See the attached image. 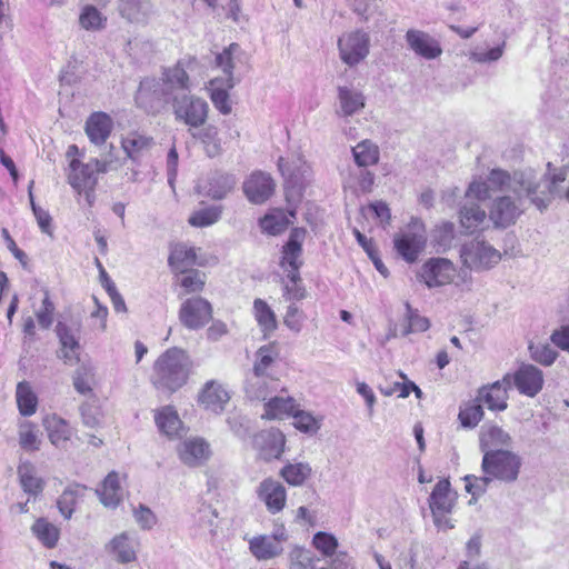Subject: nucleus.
Here are the masks:
<instances>
[{
  "label": "nucleus",
  "instance_id": "obj_1",
  "mask_svg": "<svg viewBox=\"0 0 569 569\" xmlns=\"http://www.w3.org/2000/svg\"><path fill=\"white\" fill-rule=\"evenodd\" d=\"M565 183H567V170L551 168L550 162L546 173L526 169L516 171L511 176L505 170L493 169L487 182L475 180L469 184L466 198L485 201L491 198L493 192L513 193L516 199L509 194L496 198L489 210V221L496 228H507L522 214L525 200L543 210L555 198L566 199Z\"/></svg>",
  "mask_w": 569,
  "mask_h": 569
},
{
  "label": "nucleus",
  "instance_id": "obj_2",
  "mask_svg": "<svg viewBox=\"0 0 569 569\" xmlns=\"http://www.w3.org/2000/svg\"><path fill=\"white\" fill-rule=\"evenodd\" d=\"M522 460L519 455L510 450H486L482 457V477L466 476V490L477 500L486 492L490 482L496 479L505 483L517 481Z\"/></svg>",
  "mask_w": 569,
  "mask_h": 569
},
{
  "label": "nucleus",
  "instance_id": "obj_3",
  "mask_svg": "<svg viewBox=\"0 0 569 569\" xmlns=\"http://www.w3.org/2000/svg\"><path fill=\"white\" fill-rule=\"evenodd\" d=\"M280 343L271 341L258 348L252 372L247 378L246 393L251 399L266 400L277 385L276 367L280 359Z\"/></svg>",
  "mask_w": 569,
  "mask_h": 569
},
{
  "label": "nucleus",
  "instance_id": "obj_4",
  "mask_svg": "<svg viewBox=\"0 0 569 569\" xmlns=\"http://www.w3.org/2000/svg\"><path fill=\"white\" fill-rule=\"evenodd\" d=\"M192 370L188 353L179 348L163 352L154 362L152 381L156 388L174 392L184 386Z\"/></svg>",
  "mask_w": 569,
  "mask_h": 569
},
{
  "label": "nucleus",
  "instance_id": "obj_5",
  "mask_svg": "<svg viewBox=\"0 0 569 569\" xmlns=\"http://www.w3.org/2000/svg\"><path fill=\"white\" fill-rule=\"evenodd\" d=\"M174 119L189 127L188 131L206 124L209 113L208 102L196 94L182 92L170 100Z\"/></svg>",
  "mask_w": 569,
  "mask_h": 569
},
{
  "label": "nucleus",
  "instance_id": "obj_6",
  "mask_svg": "<svg viewBox=\"0 0 569 569\" xmlns=\"http://www.w3.org/2000/svg\"><path fill=\"white\" fill-rule=\"evenodd\" d=\"M427 243V233L423 222L411 218L410 222L395 234L393 246L397 253L408 263L417 261Z\"/></svg>",
  "mask_w": 569,
  "mask_h": 569
},
{
  "label": "nucleus",
  "instance_id": "obj_7",
  "mask_svg": "<svg viewBox=\"0 0 569 569\" xmlns=\"http://www.w3.org/2000/svg\"><path fill=\"white\" fill-rule=\"evenodd\" d=\"M463 266L475 271H483L497 266L502 256L492 244L485 240L473 239L460 249Z\"/></svg>",
  "mask_w": 569,
  "mask_h": 569
},
{
  "label": "nucleus",
  "instance_id": "obj_8",
  "mask_svg": "<svg viewBox=\"0 0 569 569\" xmlns=\"http://www.w3.org/2000/svg\"><path fill=\"white\" fill-rule=\"evenodd\" d=\"M340 60L353 68L362 62L370 51V37L362 30L345 32L338 39Z\"/></svg>",
  "mask_w": 569,
  "mask_h": 569
},
{
  "label": "nucleus",
  "instance_id": "obj_9",
  "mask_svg": "<svg viewBox=\"0 0 569 569\" xmlns=\"http://www.w3.org/2000/svg\"><path fill=\"white\" fill-rule=\"evenodd\" d=\"M98 172L93 160L83 163L72 159L69 163L68 182L79 193H84L86 200L91 206L94 201V189L98 183Z\"/></svg>",
  "mask_w": 569,
  "mask_h": 569
},
{
  "label": "nucleus",
  "instance_id": "obj_10",
  "mask_svg": "<svg viewBox=\"0 0 569 569\" xmlns=\"http://www.w3.org/2000/svg\"><path fill=\"white\" fill-rule=\"evenodd\" d=\"M455 264L446 258L428 259L417 272V278L428 288H438L449 284L456 277Z\"/></svg>",
  "mask_w": 569,
  "mask_h": 569
},
{
  "label": "nucleus",
  "instance_id": "obj_11",
  "mask_svg": "<svg viewBox=\"0 0 569 569\" xmlns=\"http://www.w3.org/2000/svg\"><path fill=\"white\" fill-rule=\"evenodd\" d=\"M196 59L188 58L179 60L172 67L163 69L160 79L170 97V100L173 96L180 94L179 91H190L192 84L189 72L193 71Z\"/></svg>",
  "mask_w": 569,
  "mask_h": 569
},
{
  "label": "nucleus",
  "instance_id": "obj_12",
  "mask_svg": "<svg viewBox=\"0 0 569 569\" xmlns=\"http://www.w3.org/2000/svg\"><path fill=\"white\" fill-rule=\"evenodd\" d=\"M134 100L137 106L146 112L157 113L162 101H170V97L160 78H146L140 82Z\"/></svg>",
  "mask_w": 569,
  "mask_h": 569
},
{
  "label": "nucleus",
  "instance_id": "obj_13",
  "mask_svg": "<svg viewBox=\"0 0 569 569\" xmlns=\"http://www.w3.org/2000/svg\"><path fill=\"white\" fill-rule=\"evenodd\" d=\"M212 318L210 302L201 297H192L182 302L179 310V320L190 329L198 330L204 327Z\"/></svg>",
  "mask_w": 569,
  "mask_h": 569
},
{
  "label": "nucleus",
  "instance_id": "obj_14",
  "mask_svg": "<svg viewBox=\"0 0 569 569\" xmlns=\"http://www.w3.org/2000/svg\"><path fill=\"white\" fill-rule=\"evenodd\" d=\"M139 546L140 542L134 533L122 531L104 545V550L118 563L127 565L137 560Z\"/></svg>",
  "mask_w": 569,
  "mask_h": 569
},
{
  "label": "nucleus",
  "instance_id": "obj_15",
  "mask_svg": "<svg viewBox=\"0 0 569 569\" xmlns=\"http://www.w3.org/2000/svg\"><path fill=\"white\" fill-rule=\"evenodd\" d=\"M278 168L291 187L302 186L311 176V168L299 150L292 151L287 158L280 157Z\"/></svg>",
  "mask_w": 569,
  "mask_h": 569
},
{
  "label": "nucleus",
  "instance_id": "obj_16",
  "mask_svg": "<svg viewBox=\"0 0 569 569\" xmlns=\"http://www.w3.org/2000/svg\"><path fill=\"white\" fill-rule=\"evenodd\" d=\"M287 540L283 527L277 529L272 535L253 537L249 541L251 553L259 560H268L278 557L283 551V542Z\"/></svg>",
  "mask_w": 569,
  "mask_h": 569
},
{
  "label": "nucleus",
  "instance_id": "obj_17",
  "mask_svg": "<svg viewBox=\"0 0 569 569\" xmlns=\"http://www.w3.org/2000/svg\"><path fill=\"white\" fill-rule=\"evenodd\" d=\"M274 187V181L269 173L254 171L244 180L242 189L251 203L261 204L273 194Z\"/></svg>",
  "mask_w": 569,
  "mask_h": 569
},
{
  "label": "nucleus",
  "instance_id": "obj_18",
  "mask_svg": "<svg viewBox=\"0 0 569 569\" xmlns=\"http://www.w3.org/2000/svg\"><path fill=\"white\" fill-rule=\"evenodd\" d=\"M286 438L278 429L262 430L253 438V447L266 461L279 459L284 451Z\"/></svg>",
  "mask_w": 569,
  "mask_h": 569
},
{
  "label": "nucleus",
  "instance_id": "obj_19",
  "mask_svg": "<svg viewBox=\"0 0 569 569\" xmlns=\"http://www.w3.org/2000/svg\"><path fill=\"white\" fill-rule=\"evenodd\" d=\"M405 38L408 48L423 59L433 60L442 54L439 41L422 30L409 29Z\"/></svg>",
  "mask_w": 569,
  "mask_h": 569
},
{
  "label": "nucleus",
  "instance_id": "obj_20",
  "mask_svg": "<svg viewBox=\"0 0 569 569\" xmlns=\"http://www.w3.org/2000/svg\"><path fill=\"white\" fill-rule=\"evenodd\" d=\"M513 383L521 395L537 396L543 387V373L533 365L523 363L512 376Z\"/></svg>",
  "mask_w": 569,
  "mask_h": 569
},
{
  "label": "nucleus",
  "instance_id": "obj_21",
  "mask_svg": "<svg viewBox=\"0 0 569 569\" xmlns=\"http://www.w3.org/2000/svg\"><path fill=\"white\" fill-rule=\"evenodd\" d=\"M257 496L270 513H278L286 507L287 490L281 482L272 478H266L259 483Z\"/></svg>",
  "mask_w": 569,
  "mask_h": 569
},
{
  "label": "nucleus",
  "instance_id": "obj_22",
  "mask_svg": "<svg viewBox=\"0 0 569 569\" xmlns=\"http://www.w3.org/2000/svg\"><path fill=\"white\" fill-rule=\"evenodd\" d=\"M511 387V376L506 375L502 380H498L490 386L482 387L479 390L477 400L486 405L490 410L502 411L507 408L508 389Z\"/></svg>",
  "mask_w": 569,
  "mask_h": 569
},
{
  "label": "nucleus",
  "instance_id": "obj_23",
  "mask_svg": "<svg viewBox=\"0 0 569 569\" xmlns=\"http://www.w3.org/2000/svg\"><path fill=\"white\" fill-rule=\"evenodd\" d=\"M210 445L199 437L186 439L178 447V456L188 467L201 466L210 458Z\"/></svg>",
  "mask_w": 569,
  "mask_h": 569
},
{
  "label": "nucleus",
  "instance_id": "obj_24",
  "mask_svg": "<svg viewBox=\"0 0 569 569\" xmlns=\"http://www.w3.org/2000/svg\"><path fill=\"white\" fill-rule=\"evenodd\" d=\"M230 400L224 386L216 380L206 382L199 392L198 401L208 411L220 413Z\"/></svg>",
  "mask_w": 569,
  "mask_h": 569
},
{
  "label": "nucleus",
  "instance_id": "obj_25",
  "mask_svg": "<svg viewBox=\"0 0 569 569\" xmlns=\"http://www.w3.org/2000/svg\"><path fill=\"white\" fill-rule=\"evenodd\" d=\"M236 86L233 77H214L209 82L210 98L222 114H229L232 110L229 91Z\"/></svg>",
  "mask_w": 569,
  "mask_h": 569
},
{
  "label": "nucleus",
  "instance_id": "obj_26",
  "mask_svg": "<svg viewBox=\"0 0 569 569\" xmlns=\"http://www.w3.org/2000/svg\"><path fill=\"white\" fill-rule=\"evenodd\" d=\"M60 342L59 358L67 365H74L79 361L80 343L73 329L59 322L56 327Z\"/></svg>",
  "mask_w": 569,
  "mask_h": 569
},
{
  "label": "nucleus",
  "instance_id": "obj_27",
  "mask_svg": "<svg viewBox=\"0 0 569 569\" xmlns=\"http://www.w3.org/2000/svg\"><path fill=\"white\" fill-rule=\"evenodd\" d=\"M366 107L363 93L357 89L340 86L338 87V108L336 113L339 117H351Z\"/></svg>",
  "mask_w": 569,
  "mask_h": 569
},
{
  "label": "nucleus",
  "instance_id": "obj_28",
  "mask_svg": "<svg viewBox=\"0 0 569 569\" xmlns=\"http://www.w3.org/2000/svg\"><path fill=\"white\" fill-rule=\"evenodd\" d=\"M113 122L104 112H93L86 121L84 131L89 140L96 146L103 144L110 137Z\"/></svg>",
  "mask_w": 569,
  "mask_h": 569
},
{
  "label": "nucleus",
  "instance_id": "obj_29",
  "mask_svg": "<svg viewBox=\"0 0 569 569\" xmlns=\"http://www.w3.org/2000/svg\"><path fill=\"white\" fill-rule=\"evenodd\" d=\"M119 14L131 23H146L153 14L151 0H119Z\"/></svg>",
  "mask_w": 569,
  "mask_h": 569
},
{
  "label": "nucleus",
  "instance_id": "obj_30",
  "mask_svg": "<svg viewBox=\"0 0 569 569\" xmlns=\"http://www.w3.org/2000/svg\"><path fill=\"white\" fill-rule=\"evenodd\" d=\"M489 220L486 211L475 202H466L459 211V221L466 233L482 230Z\"/></svg>",
  "mask_w": 569,
  "mask_h": 569
},
{
  "label": "nucleus",
  "instance_id": "obj_31",
  "mask_svg": "<svg viewBox=\"0 0 569 569\" xmlns=\"http://www.w3.org/2000/svg\"><path fill=\"white\" fill-rule=\"evenodd\" d=\"M301 253V243L293 237H290L282 250L281 267L287 272L289 280L295 283L300 281Z\"/></svg>",
  "mask_w": 569,
  "mask_h": 569
},
{
  "label": "nucleus",
  "instance_id": "obj_32",
  "mask_svg": "<svg viewBox=\"0 0 569 569\" xmlns=\"http://www.w3.org/2000/svg\"><path fill=\"white\" fill-rule=\"evenodd\" d=\"M154 420L160 432L170 439L181 437L184 432L183 423L171 406L159 409L156 412Z\"/></svg>",
  "mask_w": 569,
  "mask_h": 569
},
{
  "label": "nucleus",
  "instance_id": "obj_33",
  "mask_svg": "<svg viewBox=\"0 0 569 569\" xmlns=\"http://www.w3.org/2000/svg\"><path fill=\"white\" fill-rule=\"evenodd\" d=\"M154 146V140L150 136L139 133L137 131L129 132L121 140V147L127 157L137 162Z\"/></svg>",
  "mask_w": 569,
  "mask_h": 569
},
{
  "label": "nucleus",
  "instance_id": "obj_34",
  "mask_svg": "<svg viewBox=\"0 0 569 569\" xmlns=\"http://www.w3.org/2000/svg\"><path fill=\"white\" fill-rule=\"evenodd\" d=\"M197 249L186 243H177L169 256V264L177 273H183L198 264Z\"/></svg>",
  "mask_w": 569,
  "mask_h": 569
},
{
  "label": "nucleus",
  "instance_id": "obj_35",
  "mask_svg": "<svg viewBox=\"0 0 569 569\" xmlns=\"http://www.w3.org/2000/svg\"><path fill=\"white\" fill-rule=\"evenodd\" d=\"M238 183L233 173L217 171L208 180L207 194L214 200L224 199L232 192Z\"/></svg>",
  "mask_w": 569,
  "mask_h": 569
},
{
  "label": "nucleus",
  "instance_id": "obj_36",
  "mask_svg": "<svg viewBox=\"0 0 569 569\" xmlns=\"http://www.w3.org/2000/svg\"><path fill=\"white\" fill-rule=\"evenodd\" d=\"M17 472L20 486L26 493L37 497L43 491L46 482L41 477L37 476V470L31 462H21L18 466Z\"/></svg>",
  "mask_w": 569,
  "mask_h": 569
},
{
  "label": "nucleus",
  "instance_id": "obj_37",
  "mask_svg": "<svg viewBox=\"0 0 569 569\" xmlns=\"http://www.w3.org/2000/svg\"><path fill=\"white\" fill-rule=\"evenodd\" d=\"M108 18L99 8L91 3H86L80 8L78 24L89 32H99L107 27Z\"/></svg>",
  "mask_w": 569,
  "mask_h": 569
},
{
  "label": "nucleus",
  "instance_id": "obj_38",
  "mask_svg": "<svg viewBox=\"0 0 569 569\" xmlns=\"http://www.w3.org/2000/svg\"><path fill=\"white\" fill-rule=\"evenodd\" d=\"M190 134L198 139L204 148L208 157L214 158L222 152L221 140L219 138V130L213 124L202 126L199 129H192Z\"/></svg>",
  "mask_w": 569,
  "mask_h": 569
},
{
  "label": "nucleus",
  "instance_id": "obj_39",
  "mask_svg": "<svg viewBox=\"0 0 569 569\" xmlns=\"http://www.w3.org/2000/svg\"><path fill=\"white\" fill-rule=\"evenodd\" d=\"M100 501L108 508H116L123 496L117 472H110L103 480L100 489L97 490Z\"/></svg>",
  "mask_w": 569,
  "mask_h": 569
},
{
  "label": "nucleus",
  "instance_id": "obj_40",
  "mask_svg": "<svg viewBox=\"0 0 569 569\" xmlns=\"http://www.w3.org/2000/svg\"><path fill=\"white\" fill-rule=\"evenodd\" d=\"M253 315L263 337L269 338L278 328L273 310L264 300L257 298L253 301Z\"/></svg>",
  "mask_w": 569,
  "mask_h": 569
},
{
  "label": "nucleus",
  "instance_id": "obj_41",
  "mask_svg": "<svg viewBox=\"0 0 569 569\" xmlns=\"http://www.w3.org/2000/svg\"><path fill=\"white\" fill-rule=\"evenodd\" d=\"M297 408L296 401L291 397H273L264 403V419H284L292 416Z\"/></svg>",
  "mask_w": 569,
  "mask_h": 569
},
{
  "label": "nucleus",
  "instance_id": "obj_42",
  "mask_svg": "<svg viewBox=\"0 0 569 569\" xmlns=\"http://www.w3.org/2000/svg\"><path fill=\"white\" fill-rule=\"evenodd\" d=\"M429 506L432 513L439 511H451L453 499L450 492V482L447 479L439 480L429 499Z\"/></svg>",
  "mask_w": 569,
  "mask_h": 569
},
{
  "label": "nucleus",
  "instance_id": "obj_43",
  "mask_svg": "<svg viewBox=\"0 0 569 569\" xmlns=\"http://www.w3.org/2000/svg\"><path fill=\"white\" fill-rule=\"evenodd\" d=\"M43 426L48 431L50 442L56 447L71 438L72 431L70 426L64 419L56 415L44 418Z\"/></svg>",
  "mask_w": 569,
  "mask_h": 569
},
{
  "label": "nucleus",
  "instance_id": "obj_44",
  "mask_svg": "<svg viewBox=\"0 0 569 569\" xmlns=\"http://www.w3.org/2000/svg\"><path fill=\"white\" fill-rule=\"evenodd\" d=\"M311 473L312 469L307 462L287 463L279 472L283 480L293 487L302 486Z\"/></svg>",
  "mask_w": 569,
  "mask_h": 569
},
{
  "label": "nucleus",
  "instance_id": "obj_45",
  "mask_svg": "<svg viewBox=\"0 0 569 569\" xmlns=\"http://www.w3.org/2000/svg\"><path fill=\"white\" fill-rule=\"evenodd\" d=\"M511 437L502 428L497 426L485 427L480 436V446L483 453L486 450H496L499 446H509Z\"/></svg>",
  "mask_w": 569,
  "mask_h": 569
},
{
  "label": "nucleus",
  "instance_id": "obj_46",
  "mask_svg": "<svg viewBox=\"0 0 569 569\" xmlns=\"http://www.w3.org/2000/svg\"><path fill=\"white\" fill-rule=\"evenodd\" d=\"M17 405L20 413L24 417L32 416L37 410L38 398L27 381L17 385Z\"/></svg>",
  "mask_w": 569,
  "mask_h": 569
},
{
  "label": "nucleus",
  "instance_id": "obj_47",
  "mask_svg": "<svg viewBox=\"0 0 569 569\" xmlns=\"http://www.w3.org/2000/svg\"><path fill=\"white\" fill-rule=\"evenodd\" d=\"M32 533L42 542L47 548H53L59 540L60 531L51 522L44 518H39L31 527Z\"/></svg>",
  "mask_w": 569,
  "mask_h": 569
},
{
  "label": "nucleus",
  "instance_id": "obj_48",
  "mask_svg": "<svg viewBox=\"0 0 569 569\" xmlns=\"http://www.w3.org/2000/svg\"><path fill=\"white\" fill-rule=\"evenodd\" d=\"M352 154L359 167L373 166L379 161V148L370 140H363L353 147Z\"/></svg>",
  "mask_w": 569,
  "mask_h": 569
},
{
  "label": "nucleus",
  "instance_id": "obj_49",
  "mask_svg": "<svg viewBox=\"0 0 569 569\" xmlns=\"http://www.w3.org/2000/svg\"><path fill=\"white\" fill-rule=\"evenodd\" d=\"M86 487L73 483L68 486L57 501L60 513L66 518L70 519L78 498L82 495Z\"/></svg>",
  "mask_w": 569,
  "mask_h": 569
},
{
  "label": "nucleus",
  "instance_id": "obj_50",
  "mask_svg": "<svg viewBox=\"0 0 569 569\" xmlns=\"http://www.w3.org/2000/svg\"><path fill=\"white\" fill-rule=\"evenodd\" d=\"M94 383V370L90 365L82 363L77 368L73 375V387L81 393L87 395L91 392Z\"/></svg>",
  "mask_w": 569,
  "mask_h": 569
},
{
  "label": "nucleus",
  "instance_id": "obj_51",
  "mask_svg": "<svg viewBox=\"0 0 569 569\" xmlns=\"http://www.w3.org/2000/svg\"><path fill=\"white\" fill-rule=\"evenodd\" d=\"M222 213L221 206H210L193 212L189 218V223L193 227L202 228L216 223Z\"/></svg>",
  "mask_w": 569,
  "mask_h": 569
},
{
  "label": "nucleus",
  "instance_id": "obj_52",
  "mask_svg": "<svg viewBox=\"0 0 569 569\" xmlns=\"http://www.w3.org/2000/svg\"><path fill=\"white\" fill-rule=\"evenodd\" d=\"M179 284L183 288L186 295L200 292L206 284V274L194 269L184 271L180 273Z\"/></svg>",
  "mask_w": 569,
  "mask_h": 569
},
{
  "label": "nucleus",
  "instance_id": "obj_53",
  "mask_svg": "<svg viewBox=\"0 0 569 569\" xmlns=\"http://www.w3.org/2000/svg\"><path fill=\"white\" fill-rule=\"evenodd\" d=\"M40 442L38 429L33 423L26 421L20 425L19 443L23 449L31 451L38 450Z\"/></svg>",
  "mask_w": 569,
  "mask_h": 569
},
{
  "label": "nucleus",
  "instance_id": "obj_54",
  "mask_svg": "<svg viewBox=\"0 0 569 569\" xmlns=\"http://www.w3.org/2000/svg\"><path fill=\"white\" fill-rule=\"evenodd\" d=\"M239 51V44L231 43L228 48H224L222 52L216 56V66L223 72L222 77H233V58Z\"/></svg>",
  "mask_w": 569,
  "mask_h": 569
},
{
  "label": "nucleus",
  "instance_id": "obj_55",
  "mask_svg": "<svg viewBox=\"0 0 569 569\" xmlns=\"http://www.w3.org/2000/svg\"><path fill=\"white\" fill-rule=\"evenodd\" d=\"M529 351L532 360L546 367L551 366L558 357V352L548 343H530Z\"/></svg>",
  "mask_w": 569,
  "mask_h": 569
},
{
  "label": "nucleus",
  "instance_id": "obj_56",
  "mask_svg": "<svg viewBox=\"0 0 569 569\" xmlns=\"http://www.w3.org/2000/svg\"><path fill=\"white\" fill-rule=\"evenodd\" d=\"M44 297L41 301L40 308L36 311V317L39 326L42 329H49L53 323V315H54V303L50 299V293L48 289H43Z\"/></svg>",
  "mask_w": 569,
  "mask_h": 569
},
{
  "label": "nucleus",
  "instance_id": "obj_57",
  "mask_svg": "<svg viewBox=\"0 0 569 569\" xmlns=\"http://www.w3.org/2000/svg\"><path fill=\"white\" fill-rule=\"evenodd\" d=\"M483 417V409L481 402L478 400L468 403L459 412V419L463 427H476Z\"/></svg>",
  "mask_w": 569,
  "mask_h": 569
},
{
  "label": "nucleus",
  "instance_id": "obj_58",
  "mask_svg": "<svg viewBox=\"0 0 569 569\" xmlns=\"http://www.w3.org/2000/svg\"><path fill=\"white\" fill-rule=\"evenodd\" d=\"M132 516L141 530H151L158 522L156 513L142 503L132 509Z\"/></svg>",
  "mask_w": 569,
  "mask_h": 569
},
{
  "label": "nucleus",
  "instance_id": "obj_59",
  "mask_svg": "<svg viewBox=\"0 0 569 569\" xmlns=\"http://www.w3.org/2000/svg\"><path fill=\"white\" fill-rule=\"evenodd\" d=\"M408 326L402 335L408 336L411 332H423L429 329L430 322L428 318L421 317L415 311L409 303H406Z\"/></svg>",
  "mask_w": 569,
  "mask_h": 569
},
{
  "label": "nucleus",
  "instance_id": "obj_60",
  "mask_svg": "<svg viewBox=\"0 0 569 569\" xmlns=\"http://www.w3.org/2000/svg\"><path fill=\"white\" fill-rule=\"evenodd\" d=\"M289 569H315L310 551L295 547L289 553Z\"/></svg>",
  "mask_w": 569,
  "mask_h": 569
},
{
  "label": "nucleus",
  "instance_id": "obj_61",
  "mask_svg": "<svg viewBox=\"0 0 569 569\" xmlns=\"http://www.w3.org/2000/svg\"><path fill=\"white\" fill-rule=\"evenodd\" d=\"M306 320L305 312L299 309L295 303L288 306L283 317L284 326L292 332L299 333Z\"/></svg>",
  "mask_w": 569,
  "mask_h": 569
},
{
  "label": "nucleus",
  "instance_id": "obj_62",
  "mask_svg": "<svg viewBox=\"0 0 569 569\" xmlns=\"http://www.w3.org/2000/svg\"><path fill=\"white\" fill-rule=\"evenodd\" d=\"M292 417L295 419V427L303 432H316L319 429V423L316 420V418L306 411L295 409V412L292 413Z\"/></svg>",
  "mask_w": 569,
  "mask_h": 569
},
{
  "label": "nucleus",
  "instance_id": "obj_63",
  "mask_svg": "<svg viewBox=\"0 0 569 569\" xmlns=\"http://www.w3.org/2000/svg\"><path fill=\"white\" fill-rule=\"evenodd\" d=\"M503 50H505V42H502V44L491 48L487 51H479V50L471 51L469 57H470L471 61L477 62V63L495 62V61H498L502 57Z\"/></svg>",
  "mask_w": 569,
  "mask_h": 569
},
{
  "label": "nucleus",
  "instance_id": "obj_64",
  "mask_svg": "<svg viewBox=\"0 0 569 569\" xmlns=\"http://www.w3.org/2000/svg\"><path fill=\"white\" fill-rule=\"evenodd\" d=\"M313 545L318 550L327 556L333 555L338 547L337 539L332 535L326 532L316 533L313 537Z\"/></svg>",
  "mask_w": 569,
  "mask_h": 569
}]
</instances>
